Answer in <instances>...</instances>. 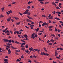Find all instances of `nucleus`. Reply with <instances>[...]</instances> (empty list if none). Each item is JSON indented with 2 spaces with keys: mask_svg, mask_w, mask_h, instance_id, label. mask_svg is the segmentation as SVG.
<instances>
[{
  "mask_svg": "<svg viewBox=\"0 0 63 63\" xmlns=\"http://www.w3.org/2000/svg\"><path fill=\"white\" fill-rule=\"evenodd\" d=\"M8 12V13H11V14H12V13L11 10H10V11H9Z\"/></svg>",
  "mask_w": 63,
  "mask_h": 63,
  "instance_id": "20",
  "label": "nucleus"
},
{
  "mask_svg": "<svg viewBox=\"0 0 63 63\" xmlns=\"http://www.w3.org/2000/svg\"><path fill=\"white\" fill-rule=\"evenodd\" d=\"M47 25V26L48 25V24L47 23H46V22H44L43 24H42V26H45V25Z\"/></svg>",
  "mask_w": 63,
  "mask_h": 63,
  "instance_id": "3",
  "label": "nucleus"
},
{
  "mask_svg": "<svg viewBox=\"0 0 63 63\" xmlns=\"http://www.w3.org/2000/svg\"><path fill=\"white\" fill-rule=\"evenodd\" d=\"M14 18H15V19H16V20H17V19H19L18 18L15 17H14Z\"/></svg>",
  "mask_w": 63,
  "mask_h": 63,
  "instance_id": "18",
  "label": "nucleus"
},
{
  "mask_svg": "<svg viewBox=\"0 0 63 63\" xmlns=\"http://www.w3.org/2000/svg\"><path fill=\"white\" fill-rule=\"evenodd\" d=\"M56 8L57 9H60V8H59V7H56Z\"/></svg>",
  "mask_w": 63,
  "mask_h": 63,
  "instance_id": "55",
  "label": "nucleus"
},
{
  "mask_svg": "<svg viewBox=\"0 0 63 63\" xmlns=\"http://www.w3.org/2000/svg\"><path fill=\"white\" fill-rule=\"evenodd\" d=\"M19 14L20 16H22V14L20 13V12H19Z\"/></svg>",
  "mask_w": 63,
  "mask_h": 63,
  "instance_id": "51",
  "label": "nucleus"
},
{
  "mask_svg": "<svg viewBox=\"0 0 63 63\" xmlns=\"http://www.w3.org/2000/svg\"><path fill=\"white\" fill-rule=\"evenodd\" d=\"M59 6H61L62 5V3H59Z\"/></svg>",
  "mask_w": 63,
  "mask_h": 63,
  "instance_id": "52",
  "label": "nucleus"
},
{
  "mask_svg": "<svg viewBox=\"0 0 63 63\" xmlns=\"http://www.w3.org/2000/svg\"><path fill=\"white\" fill-rule=\"evenodd\" d=\"M52 43H50L48 44V45L49 46H51V45H52Z\"/></svg>",
  "mask_w": 63,
  "mask_h": 63,
  "instance_id": "23",
  "label": "nucleus"
},
{
  "mask_svg": "<svg viewBox=\"0 0 63 63\" xmlns=\"http://www.w3.org/2000/svg\"><path fill=\"white\" fill-rule=\"evenodd\" d=\"M49 19H53V16H51L49 18Z\"/></svg>",
  "mask_w": 63,
  "mask_h": 63,
  "instance_id": "16",
  "label": "nucleus"
},
{
  "mask_svg": "<svg viewBox=\"0 0 63 63\" xmlns=\"http://www.w3.org/2000/svg\"><path fill=\"white\" fill-rule=\"evenodd\" d=\"M29 11V10H27L26 11L24 12L23 13V15H24L25 14H27L28 13V12Z\"/></svg>",
  "mask_w": 63,
  "mask_h": 63,
  "instance_id": "4",
  "label": "nucleus"
},
{
  "mask_svg": "<svg viewBox=\"0 0 63 63\" xmlns=\"http://www.w3.org/2000/svg\"><path fill=\"white\" fill-rule=\"evenodd\" d=\"M15 43H16V44H20V43H19V42H17V41H16L15 42Z\"/></svg>",
  "mask_w": 63,
  "mask_h": 63,
  "instance_id": "30",
  "label": "nucleus"
},
{
  "mask_svg": "<svg viewBox=\"0 0 63 63\" xmlns=\"http://www.w3.org/2000/svg\"><path fill=\"white\" fill-rule=\"evenodd\" d=\"M17 61H18V62H20V60L18 59H17V60L16 61V62H17Z\"/></svg>",
  "mask_w": 63,
  "mask_h": 63,
  "instance_id": "28",
  "label": "nucleus"
},
{
  "mask_svg": "<svg viewBox=\"0 0 63 63\" xmlns=\"http://www.w3.org/2000/svg\"><path fill=\"white\" fill-rule=\"evenodd\" d=\"M59 22H60V23H62H62H63V22L61 21H59Z\"/></svg>",
  "mask_w": 63,
  "mask_h": 63,
  "instance_id": "46",
  "label": "nucleus"
},
{
  "mask_svg": "<svg viewBox=\"0 0 63 63\" xmlns=\"http://www.w3.org/2000/svg\"><path fill=\"white\" fill-rule=\"evenodd\" d=\"M9 31L7 30V31L5 32V33H8V32H9Z\"/></svg>",
  "mask_w": 63,
  "mask_h": 63,
  "instance_id": "33",
  "label": "nucleus"
},
{
  "mask_svg": "<svg viewBox=\"0 0 63 63\" xmlns=\"http://www.w3.org/2000/svg\"><path fill=\"white\" fill-rule=\"evenodd\" d=\"M24 49H25V48H22L21 50H24Z\"/></svg>",
  "mask_w": 63,
  "mask_h": 63,
  "instance_id": "42",
  "label": "nucleus"
},
{
  "mask_svg": "<svg viewBox=\"0 0 63 63\" xmlns=\"http://www.w3.org/2000/svg\"><path fill=\"white\" fill-rule=\"evenodd\" d=\"M56 57L57 58H58V59H60V58H59V57L57 56V57Z\"/></svg>",
  "mask_w": 63,
  "mask_h": 63,
  "instance_id": "58",
  "label": "nucleus"
},
{
  "mask_svg": "<svg viewBox=\"0 0 63 63\" xmlns=\"http://www.w3.org/2000/svg\"><path fill=\"white\" fill-rule=\"evenodd\" d=\"M27 8L28 9H30V8H31V7H30V6H29L27 7Z\"/></svg>",
  "mask_w": 63,
  "mask_h": 63,
  "instance_id": "50",
  "label": "nucleus"
},
{
  "mask_svg": "<svg viewBox=\"0 0 63 63\" xmlns=\"http://www.w3.org/2000/svg\"><path fill=\"white\" fill-rule=\"evenodd\" d=\"M11 47L12 48H13V49H16L15 48V47H14L13 46H11Z\"/></svg>",
  "mask_w": 63,
  "mask_h": 63,
  "instance_id": "31",
  "label": "nucleus"
},
{
  "mask_svg": "<svg viewBox=\"0 0 63 63\" xmlns=\"http://www.w3.org/2000/svg\"><path fill=\"white\" fill-rule=\"evenodd\" d=\"M8 54H11V50L10 49H9L8 51Z\"/></svg>",
  "mask_w": 63,
  "mask_h": 63,
  "instance_id": "10",
  "label": "nucleus"
},
{
  "mask_svg": "<svg viewBox=\"0 0 63 63\" xmlns=\"http://www.w3.org/2000/svg\"><path fill=\"white\" fill-rule=\"evenodd\" d=\"M4 61H6V62H8V59H6L4 60Z\"/></svg>",
  "mask_w": 63,
  "mask_h": 63,
  "instance_id": "34",
  "label": "nucleus"
},
{
  "mask_svg": "<svg viewBox=\"0 0 63 63\" xmlns=\"http://www.w3.org/2000/svg\"><path fill=\"white\" fill-rule=\"evenodd\" d=\"M41 11H44L45 9L44 8H42L41 9Z\"/></svg>",
  "mask_w": 63,
  "mask_h": 63,
  "instance_id": "48",
  "label": "nucleus"
},
{
  "mask_svg": "<svg viewBox=\"0 0 63 63\" xmlns=\"http://www.w3.org/2000/svg\"><path fill=\"white\" fill-rule=\"evenodd\" d=\"M27 21H28V22H29V21H30V19H27Z\"/></svg>",
  "mask_w": 63,
  "mask_h": 63,
  "instance_id": "37",
  "label": "nucleus"
},
{
  "mask_svg": "<svg viewBox=\"0 0 63 63\" xmlns=\"http://www.w3.org/2000/svg\"><path fill=\"white\" fill-rule=\"evenodd\" d=\"M28 45H26L25 46V47L26 48H28Z\"/></svg>",
  "mask_w": 63,
  "mask_h": 63,
  "instance_id": "32",
  "label": "nucleus"
},
{
  "mask_svg": "<svg viewBox=\"0 0 63 63\" xmlns=\"http://www.w3.org/2000/svg\"><path fill=\"white\" fill-rule=\"evenodd\" d=\"M28 15H30L31 14L30 13V12H28L27 13Z\"/></svg>",
  "mask_w": 63,
  "mask_h": 63,
  "instance_id": "54",
  "label": "nucleus"
},
{
  "mask_svg": "<svg viewBox=\"0 0 63 63\" xmlns=\"http://www.w3.org/2000/svg\"><path fill=\"white\" fill-rule=\"evenodd\" d=\"M52 27H53L52 26H50L49 27H48V28H49V29H51V28H52Z\"/></svg>",
  "mask_w": 63,
  "mask_h": 63,
  "instance_id": "26",
  "label": "nucleus"
},
{
  "mask_svg": "<svg viewBox=\"0 0 63 63\" xmlns=\"http://www.w3.org/2000/svg\"><path fill=\"white\" fill-rule=\"evenodd\" d=\"M34 30H35V31H36L38 32V31H39V29L37 28L36 29H34Z\"/></svg>",
  "mask_w": 63,
  "mask_h": 63,
  "instance_id": "14",
  "label": "nucleus"
},
{
  "mask_svg": "<svg viewBox=\"0 0 63 63\" xmlns=\"http://www.w3.org/2000/svg\"><path fill=\"white\" fill-rule=\"evenodd\" d=\"M34 50L35 51H37L38 52H39V51H41V50H40V49H34Z\"/></svg>",
  "mask_w": 63,
  "mask_h": 63,
  "instance_id": "6",
  "label": "nucleus"
},
{
  "mask_svg": "<svg viewBox=\"0 0 63 63\" xmlns=\"http://www.w3.org/2000/svg\"><path fill=\"white\" fill-rule=\"evenodd\" d=\"M18 36L19 37V38H21V37H20V35H18Z\"/></svg>",
  "mask_w": 63,
  "mask_h": 63,
  "instance_id": "47",
  "label": "nucleus"
},
{
  "mask_svg": "<svg viewBox=\"0 0 63 63\" xmlns=\"http://www.w3.org/2000/svg\"><path fill=\"white\" fill-rule=\"evenodd\" d=\"M6 14H7V15H10V13H8V12H6Z\"/></svg>",
  "mask_w": 63,
  "mask_h": 63,
  "instance_id": "43",
  "label": "nucleus"
},
{
  "mask_svg": "<svg viewBox=\"0 0 63 63\" xmlns=\"http://www.w3.org/2000/svg\"><path fill=\"white\" fill-rule=\"evenodd\" d=\"M8 63V62H6L5 61L4 62V63Z\"/></svg>",
  "mask_w": 63,
  "mask_h": 63,
  "instance_id": "64",
  "label": "nucleus"
},
{
  "mask_svg": "<svg viewBox=\"0 0 63 63\" xmlns=\"http://www.w3.org/2000/svg\"><path fill=\"white\" fill-rule=\"evenodd\" d=\"M8 43H12V40H8V41L7 42Z\"/></svg>",
  "mask_w": 63,
  "mask_h": 63,
  "instance_id": "21",
  "label": "nucleus"
},
{
  "mask_svg": "<svg viewBox=\"0 0 63 63\" xmlns=\"http://www.w3.org/2000/svg\"><path fill=\"white\" fill-rule=\"evenodd\" d=\"M27 17H28V18H29V19H33V18H32V17H31L29 16H27Z\"/></svg>",
  "mask_w": 63,
  "mask_h": 63,
  "instance_id": "11",
  "label": "nucleus"
},
{
  "mask_svg": "<svg viewBox=\"0 0 63 63\" xmlns=\"http://www.w3.org/2000/svg\"><path fill=\"white\" fill-rule=\"evenodd\" d=\"M22 45H23V46H24L25 45V43H23L22 44Z\"/></svg>",
  "mask_w": 63,
  "mask_h": 63,
  "instance_id": "60",
  "label": "nucleus"
},
{
  "mask_svg": "<svg viewBox=\"0 0 63 63\" xmlns=\"http://www.w3.org/2000/svg\"><path fill=\"white\" fill-rule=\"evenodd\" d=\"M33 3V2L32 1H29L28 3V5H30V3Z\"/></svg>",
  "mask_w": 63,
  "mask_h": 63,
  "instance_id": "13",
  "label": "nucleus"
},
{
  "mask_svg": "<svg viewBox=\"0 0 63 63\" xmlns=\"http://www.w3.org/2000/svg\"><path fill=\"white\" fill-rule=\"evenodd\" d=\"M37 34L36 35V34L35 33H33L31 36V38L33 39V40L35 39V38H37Z\"/></svg>",
  "mask_w": 63,
  "mask_h": 63,
  "instance_id": "1",
  "label": "nucleus"
},
{
  "mask_svg": "<svg viewBox=\"0 0 63 63\" xmlns=\"http://www.w3.org/2000/svg\"><path fill=\"white\" fill-rule=\"evenodd\" d=\"M4 10V8H1V10L2 11H3Z\"/></svg>",
  "mask_w": 63,
  "mask_h": 63,
  "instance_id": "63",
  "label": "nucleus"
},
{
  "mask_svg": "<svg viewBox=\"0 0 63 63\" xmlns=\"http://www.w3.org/2000/svg\"><path fill=\"white\" fill-rule=\"evenodd\" d=\"M8 28H6L4 30L2 31L4 33V32H6V31L8 30Z\"/></svg>",
  "mask_w": 63,
  "mask_h": 63,
  "instance_id": "7",
  "label": "nucleus"
},
{
  "mask_svg": "<svg viewBox=\"0 0 63 63\" xmlns=\"http://www.w3.org/2000/svg\"><path fill=\"white\" fill-rule=\"evenodd\" d=\"M42 16V17H45V15H43Z\"/></svg>",
  "mask_w": 63,
  "mask_h": 63,
  "instance_id": "59",
  "label": "nucleus"
},
{
  "mask_svg": "<svg viewBox=\"0 0 63 63\" xmlns=\"http://www.w3.org/2000/svg\"><path fill=\"white\" fill-rule=\"evenodd\" d=\"M15 54H16V55H18V54L17 52H16L15 53Z\"/></svg>",
  "mask_w": 63,
  "mask_h": 63,
  "instance_id": "49",
  "label": "nucleus"
},
{
  "mask_svg": "<svg viewBox=\"0 0 63 63\" xmlns=\"http://www.w3.org/2000/svg\"><path fill=\"white\" fill-rule=\"evenodd\" d=\"M58 53H57V52H55V56H56L57 55V54Z\"/></svg>",
  "mask_w": 63,
  "mask_h": 63,
  "instance_id": "41",
  "label": "nucleus"
},
{
  "mask_svg": "<svg viewBox=\"0 0 63 63\" xmlns=\"http://www.w3.org/2000/svg\"><path fill=\"white\" fill-rule=\"evenodd\" d=\"M55 19H56L57 20H60V19L58 18L57 17H56Z\"/></svg>",
  "mask_w": 63,
  "mask_h": 63,
  "instance_id": "22",
  "label": "nucleus"
},
{
  "mask_svg": "<svg viewBox=\"0 0 63 63\" xmlns=\"http://www.w3.org/2000/svg\"><path fill=\"white\" fill-rule=\"evenodd\" d=\"M25 40H27V41H28V40H29V39H28V38H26L25 39Z\"/></svg>",
  "mask_w": 63,
  "mask_h": 63,
  "instance_id": "53",
  "label": "nucleus"
},
{
  "mask_svg": "<svg viewBox=\"0 0 63 63\" xmlns=\"http://www.w3.org/2000/svg\"><path fill=\"white\" fill-rule=\"evenodd\" d=\"M43 49L44 50H45V51H46V52H47V49H46V47H43Z\"/></svg>",
  "mask_w": 63,
  "mask_h": 63,
  "instance_id": "12",
  "label": "nucleus"
},
{
  "mask_svg": "<svg viewBox=\"0 0 63 63\" xmlns=\"http://www.w3.org/2000/svg\"><path fill=\"white\" fill-rule=\"evenodd\" d=\"M40 4H44V2L42 1H41L40 2Z\"/></svg>",
  "mask_w": 63,
  "mask_h": 63,
  "instance_id": "36",
  "label": "nucleus"
},
{
  "mask_svg": "<svg viewBox=\"0 0 63 63\" xmlns=\"http://www.w3.org/2000/svg\"><path fill=\"white\" fill-rule=\"evenodd\" d=\"M29 50H30V51H32V49L31 48H29Z\"/></svg>",
  "mask_w": 63,
  "mask_h": 63,
  "instance_id": "61",
  "label": "nucleus"
},
{
  "mask_svg": "<svg viewBox=\"0 0 63 63\" xmlns=\"http://www.w3.org/2000/svg\"><path fill=\"white\" fill-rule=\"evenodd\" d=\"M34 26L33 25H31L30 26L31 29H33V27H34Z\"/></svg>",
  "mask_w": 63,
  "mask_h": 63,
  "instance_id": "5",
  "label": "nucleus"
},
{
  "mask_svg": "<svg viewBox=\"0 0 63 63\" xmlns=\"http://www.w3.org/2000/svg\"><path fill=\"white\" fill-rule=\"evenodd\" d=\"M52 4L53 5H54V6H55V3H54V2H52Z\"/></svg>",
  "mask_w": 63,
  "mask_h": 63,
  "instance_id": "19",
  "label": "nucleus"
},
{
  "mask_svg": "<svg viewBox=\"0 0 63 63\" xmlns=\"http://www.w3.org/2000/svg\"><path fill=\"white\" fill-rule=\"evenodd\" d=\"M41 55H43H43H46V56H48V55H49V54L47 53H46H46H45L44 52H41Z\"/></svg>",
  "mask_w": 63,
  "mask_h": 63,
  "instance_id": "2",
  "label": "nucleus"
},
{
  "mask_svg": "<svg viewBox=\"0 0 63 63\" xmlns=\"http://www.w3.org/2000/svg\"><path fill=\"white\" fill-rule=\"evenodd\" d=\"M4 16L2 15V14H1L0 15V17H4Z\"/></svg>",
  "mask_w": 63,
  "mask_h": 63,
  "instance_id": "27",
  "label": "nucleus"
},
{
  "mask_svg": "<svg viewBox=\"0 0 63 63\" xmlns=\"http://www.w3.org/2000/svg\"><path fill=\"white\" fill-rule=\"evenodd\" d=\"M16 2H15L12 3L13 4H16Z\"/></svg>",
  "mask_w": 63,
  "mask_h": 63,
  "instance_id": "62",
  "label": "nucleus"
},
{
  "mask_svg": "<svg viewBox=\"0 0 63 63\" xmlns=\"http://www.w3.org/2000/svg\"><path fill=\"white\" fill-rule=\"evenodd\" d=\"M10 20H11V19H10V18H9L7 19V21H8V22H9V21H10Z\"/></svg>",
  "mask_w": 63,
  "mask_h": 63,
  "instance_id": "24",
  "label": "nucleus"
},
{
  "mask_svg": "<svg viewBox=\"0 0 63 63\" xmlns=\"http://www.w3.org/2000/svg\"><path fill=\"white\" fill-rule=\"evenodd\" d=\"M11 42L13 43H15V41H14V40H11Z\"/></svg>",
  "mask_w": 63,
  "mask_h": 63,
  "instance_id": "38",
  "label": "nucleus"
},
{
  "mask_svg": "<svg viewBox=\"0 0 63 63\" xmlns=\"http://www.w3.org/2000/svg\"><path fill=\"white\" fill-rule=\"evenodd\" d=\"M25 27H26V28H27L28 29H29V27H27V26H25Z\"/></svg>",
  "mask_w": 63,
  "mask_h": 63,
  "instance_id": "56",
  "label": "nucleus"
},
{
  "mask_svg": "<svg viewBox=\"0 0 63 63\" xmlns=\"http://www.w3.org/2000/svg\"><path fill=\"white\" fill-rule=\"evenodd\" d=\"M36 57L37 56H35V55H34L33 57V58H34H34H36Z\"/></svg>",
  "mask_w": 63,
  "mask_h": 63,
  "instance_id": "35",
  "label": "nucleus"
},
{
  "mask_svg": "<svg viewBox=\"0 0 63 63\" xmlns=\"http://www.w3.org/2000/svg\"><path fill=\"white\" fill-rule=\"evenodd\" d=\"M50 41H51V42H52V43H53V42H54V40H53V39H51L50 40Z\"/></svg>",
  "mask_w": 63,
  "mask_h": 63,
  "instance_id": "29",
  "label": "nucleus"
},
{
  "mask_svg": "<svg viewBox=\"0 0 63 63\" xmlns=\"http://www.w3.org/2000/svg\"><path fill=\"white\" fill-rule=\"evenodd\" d=\"M59 49L60 50H63V49L61 48H59Z\"/></svg>",
  "mask_w": 63,
  "mask_h": 63,
  "instance_id": "45",
  "label": "nucleus"
},
{
  "mask_svg": "<svg viewBox=\"0 0 63 63\" xmlns=\"http://www.w3.org/2000/svg\"><path fill=\"white\" fill-rule=\"evenodd\" d=\"M23 37H25V38H28V36L26 34L24 35H23Z\"/></svg>",
  "mask_w": 63,
  "mask_h": 63,
  "instance_id": "9",
  "label": "nucleus"
},
{
  "mask_svg": "<svg viewBox=\"0 0 63 63\" xmlns=\"http://www.w3.org/2000/svg\"><path fill=\"white\" fill-rule=\"evenodd\" d=\"M3 42H8V40L7 39H3Z\"/></svg>",
  "mask_w": 63,
  "mask_h": 63,
  "instance_id": "8",
  "label": "nucleus"
},
{
  "mask_svg": "<svg viewBox=\"0 0 63 63\" xmlns=\"http://www.w3.org/2000/svg\"><path fill=\"white\" fill-rule=\"evenodd\" d=\"M28 50H25V51L26 53H27L28 54H29V53H28Z\"/></svg>",
  "mask_w": 63,
  "mask_h": 63,
  "instance_id": "15",
  "label": "nucleus"
},
{
  "mask_svg": "<svg viewBox=\"0 0 63 63\" xmlns=\"http://www.w3.org/2000/svg\"><path fill=\"white\" fill-rule=\"evenodd\" d=\"M51 36H53V37H55V35L54 34H51Z\"/></svg>",
  "mask_w": 63,
  "mask_h": 63,
  "instance_id": "25",
  "label": "nucleus"
},
{
  "mask_svg": "<svg viewBox=\"0 0 63 63\" xmlns=\"http://www.w3.org/2000/svg\"><path fill=\"white\" fill-rule=\"evenodd\" d=\"M16 34V31H15L14 32V34L15 35V34Z\"/></svg>",
  "mask_w": 63,
  "mask_h": 63,
  "instance_id": "39",
  "label": "nucleus"
},
{
  "mask_svg": "<svg viewBox=\"0 0 63 63\" xmlns=\"http://www.w3.org/2000/svg\"><path fill=\"white\" fill-rule=\"evenodd\" d=\"M57 31L58 32H60L61 31L59 29H58Z\"/></svg>",
  "mask_w": 63,
  "mask_h": 63,
  "instance_id": "44",
  "label": "nucleus"
},
{
  "mask_svg": "<svg viewBox=\"0 0 63 63\" xmlns=\"http://www.w3.org/2000/svg\"><path fill=\"white\" fill-rule=\"evenodd\" d=\"M20 24V22L16 23V25H19Z\"/></svg>",
  "mask_w": 63,
  "mask_h": 63,
  "instance_id": "17",
  "label": "nucleus"
},
{
  "mask_svg": "<svg viewBox=\"0 0 63 63\" xmlns=\"http://www.w3.org/2000/svg\"><path fill=\"white\" fill-rule=\"evenodd\" d=\"M21 41L22 42H24V43H25V41H23V40L22 39L21 40Z\"/></svg>",
  "mask_w": 63,
  "mask_h": 63,
  "instance_id": "40",
  "label": "nucleus"
},
{
  "mask_svg": "<svg viewBox=\"0 0 63 63\" xmlns=\"http://www.w3.org/2000/svg\"><path fill=\"white\" fill-rule=\"evenodd\" d=\"M16 33L17 34H19V32H18V31H17V32L16 31Z\"/></svg>",
  "mask_w": 63,
  "mask_h": 63,
  "instance_id": "57",
  "label": "nucleus"
}]
</instances>
